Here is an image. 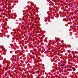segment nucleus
<instances>
[{"label": "nucleus", "mask_w": 78, "mask_h": 78, "mask_svg": "<svg viewBox=\"0 0 78 78\" xmlns=\"http://www.w3.org/2000/svg\"><path fill=\"white\" fill-rule=\"evenodd\" d=\"M60 67H61V68H62L63 67H64V65H62V64L60 65Z\"/></svg>", "instance_id": "obj_1"}, {"label": "nucleus", "mask_w": 78, "mask_h": 78, "mask_svg": "<svg viewBox=\"0 0 78 78\" xmlns=\"http://www.w3.org/2000/svg\"><path fill=\"white\" fill-rule=\"evenodd\" d=\"M29 13H30V12H29Z\"/></svg>", "instance_id": "obj_2"}]
</instances>
